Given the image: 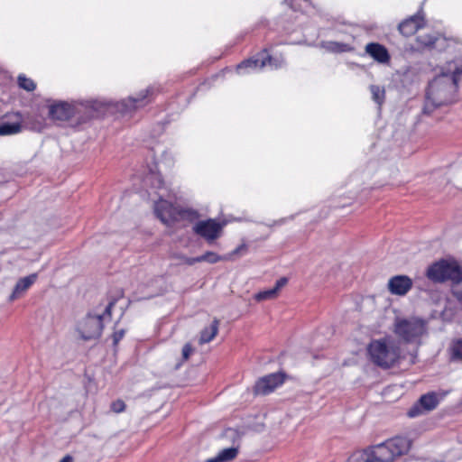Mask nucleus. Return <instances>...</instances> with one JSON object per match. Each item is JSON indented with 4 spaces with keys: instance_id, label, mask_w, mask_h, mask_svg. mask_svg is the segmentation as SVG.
<instances>
[{
    "instance_id": "nucleus-18",
    "label": "nucleus",
    "mask_w": 462,
    "mask_h": 462,
    "mask_svg": "<svg viewBox=\"0 0 462 462\" xmlns=\"http://www.w3.org/2000/svg\"><path fill=\"white\" fill-rule=\"evenodd\" d=\"M37 277V273H32L28 276L19 279L9 297V300L14 301L23 297L24 293L30 289V287L36 282Z\"/></svg>"
},
{
    "instance_id": "nucleus-11",
    "label": "nucleus",
    "mask_w": 462,
    "mask_h": 462,
    "mask_svg": "<svg viewBox=\"0 0 462 462\" xmlns=\"http://www.w3.org/2000/svg\"><path fill=\"white\" fill-rule=\"evenodd\" d=\"M284 382L282 373H273L259 378L254 386V393L257 395H267L273 392Z\"/></svg>"
},
{
    "instance_id": "nucleus-36",
    "label": "nucleus",
    "mask_w": 462,
    "mask_h": 462,
    "mask_svg": "<svg viewBox=\"0 0 462 462\" xmlns=\"http://www.w3.org/2000/svg\"><path fill=\"white\" fill-rule=\"evenodd\" d=\"M453 293H454V295L456 296V298H457L459 301H462V282H461V281H460V282H458V284L454 288Z\"/></svg>"
},
{
    "instance_id": "nucleus-26",
    "label": "nucleus",
    "mask_w": 462,
    "mask_h": 462,
    "mask_svg": "<svg viewBox=\"0 0 462 462\" xmlns=\"http://www.w3.org/2000/svg\"><path fill=\"white\" fill-rule=\"evenodd\" d=\"M17 81H18L19 88H21L28 92H32L36 88L35 82L32 79L27 78L23 74H20L18 76Z\"/></svg>"
},
{
    "instance_id": "nucleus-33",
    "label": "nucleus",
    "mask_w": 462,
    "mask_h": 462,
    "mask_svg": "<svg viewBox=\"0 0 462 462\" xmlns=\"http://www.w3.org/2000/svg\"><path fill=\"white\" fill-rule=\"evenodd\" d=\"M192 352H193V347L191 346V345L189 343L185 344L184 346L182 347V351H181L183 361L188 360L189 358L190 355L192 354Z\"/></svg>"
},
{
    "instance_id": "nucleus-31",
    "label": "nucleus",
    "mask_w": 462,
    "mask_h": 462,
    "mask_svg": "<svg viewBox=\"0 0 462 462\" xmlns=\"http://www.w3.org/2000/svg\"><path fill=\"white\" fill-rule=\"evenodd\" d=\"M110 409L116 413L123 412L125 410V403L122 400H116L111 403Z\"/></svg>"
},
{
    "instance_id": "nucleus-24",
    "label": "nucleus",
    "mask_w": 462,
    "mask_h": 462,
    "mask_svg": "<svg viewBox=\"0 0 462 462\" xmlns=\"http://www.w3.org/2000/svg\"><path fill=\"white\" fill-rule=\"evenodd\" d=\"M199 218V213L198 210L191 208L178 207L177 219L178 221H189L194 222Z\"/></svg>"
},
{
    "instance_id": "nucleus-25",
    "label": "nucleus",
    "mask_w": 462,
    "mask_h": 462,
    "mask_svg": "<svg viewBox=\"0 0 462 462\" xmlns=\"http://www.w3.org/2000/svg\"><path fill=\"white\" fill-rule=\"evenodd\" d=\"M370 92L372 94V99L381 106L385 99V90L384 88L380 87L378 85H371Z\"/></svg>"
},
{
    "instance_id": "nucleus-20",
    "label": "nucleus",
    "mask_w": 462,
    "mask_h": 462,
    "mask_svg": "<svg viewBox=\"0 0 462 462\" xmlns=\"http://www.w3.org/2000/svg\"><path fill=\"white\" fill-rule=\"evenodd\" d=\"M287 282L288 279L286 277H282L276 281L273 288L259 291L254 294V298L257 301L275 299L278 296L280 290L285 286Z\"/></svg>"
},
{
    "instance_id": "nucleus-21",
    "label": "nucleus",
    "mask_w": 462,
    "mask_h": 462,
    "mask_svg": "<svg viewBox=\"0 0 462 462\" xmlns=\"http://www.w3.org/2000/svg\"><path fill=\"white\" fill-rule=\"evenodd\" d=\"M238 448L231 447L222 449L218 454L205 462H229L236 457Z\"/></svg>"
},
{
    "instance_id": "nucleus-9",
    "label": "nucleus",
    "mask_w": 462,
    "mask_h": 462,
    "mask_svg": "<svg viewBox=\"0 0 462 462\" xmlns=\"http://www.w3.org/2000/svg\"><path fill=\"white\" fill-rule=\"evenodd\" d=\"M224 225L216 219L208 218L206 220H199L192 226V231L197 236L204 238L208 243L220 237L222 235Z\"/></svg>"
},
{
    "instance_id": "nucleus-12",
    "label": "nucleus",
    "mask_w": 462,
    "mask_h": 462,
    "mask_svg": "<svg viewBox=\"0 0 462 462\" xmlns=\"http://www.w3.org/2000/svg\"><path fill=\"white\" fill-rule=\"evenodd\" d=\"M154 213L156 217L166 226H172L177 219L178 207L171 202L160 199L154 204Z\"/></svg>"
},
{
    "instance_id": "nucleus-14",
    "label": "nucleus",
    "mask_w": 462,
    "mask_h": 462,
    "mask_svg": "<svg viewBox=\"0 0 462 462\" xmlns=\"http://www.w3.org/2000/svg\"><path fill=\"white\" fill-rule=\"evenodd\" d=\"M439 403L438 397L435 393H429L422 395L419 402L414 404L407 412L410 418H415L422 414L424 411H432Z\"/></svg>"
},
{
    "instance_id": "nucleus-8",
    "label": "nucleus",
    "mask_w": 462,
    "mask_h": 462,
    "mask_svg": "<svg viewBox=\"0 0 462 462\" xmlns=\"http://www.w3.org/2000/svg\"><path fill=\"white\" fill-rule=\"evenodd\" d=\"M416 40L421 48L435 49L439 51L456 53V55L462 54V42L453 38H447L439 34H420L417 36Z\"/></svg>"
},
{
    "instance_id": "nucleus-10",
    "label": "nucleus",
    "mask_w": 462,
    "mask_h": 462,
    "mask_svg": "<svg viewBox=\"0 0 462 462\" xmlns=\"http://www.w3.org/2000/svg\"><path fill=\"white\" fill-rule=\"evenodd\" d=\"M153 91L152 88H148L140 91L135 96L129 97L127 99L122 100L118 104V110L121 113H130L135 109L145 106L151 102V96Z\"/></svg>"
},
{
    "instance_id": "nucleus-15",
    "label": "nucleus",
    "mask_w": 462,
    "mask_h": 462,
    "mask_svg": "<svg viewBox=\"0 0 462 462\" xmlns=\"http://www.w3.org/2000/svg\"><path fill=\"white\" fill-rule=\"evenodd\" d=\"M23 118L20 113L6 115L0 121V135H14L22 131Z\"/></svg>"
},
{
    "instance_id": "nucleus-38",
    "label": "nucleus",
    "mask_w": 462,
    "mask_h": 462,
    "mask_svg": "<svg viewBox=\"0 0 462 462\" xmlns=\"http://www.w3.org/2000/svg\"><path fill=\"white\" fill-rule=\"evenodd\" d=\"M285 220H286L285 218H281L279 220L274 221L273 225H282L285 223Z\"/></svg>"
},
{
    "instance_id": "nucleus-13",
    "label": "nucleus",
    "mask_w": 462,
    "mask_h": 462,
    "mask_svg": "<svg viewBox=\"0 0 462 462\" xmlns=\"http://www.w3.org/2000/svg\"><path fill=\"white\" fill-rule=\"evenodd\" d=\"M79 106L68 102L60 101L49 106V116L53 120L66 121L74 116Z\"/></svg>"
},
{
    "instance_id": "nucleus-32",
    "label": "nucleus",
    "mask_w": 462,
    "mask_h": 462,
    "mask_svg": "<svg viewBox=\"0 0 462 462\" xmlns=\"http://www.w3.org/2000/svg\"><path fill=\"white\" fill-rule=\"evenodd\" d=\"M247 252V245L245 244H242L237 246L234 251H232L226 257V259H230L231 257L237 254H245Z\"/></svg>"
},
{
    "instance_id": "nucleus-4",
    "label": "nucleus",
    "mask_w": 462,
    "mask_h": 462,
    "mask_svg": "<svg viewBox=\"0 0 462 462\" xmlns=\"http://www.w3.org/2000/svg\"><path fill=\"white\" fill-rule=\"evenodd\" d=\"M393 332L406 343L420 344L421 337L427 333V322L419 317L396 318Z\"/></svg>"
},
{
    "instance_id": "nucleus-16",
    "label": "nucleus",
    "mask_w": 462,
    "mask_h": 462,
    "mask_svg": "<svg viewBox=\"0 0 462 462\" xmlns=\"http://www.w3.org/2000/svg\"><path fill=\"white\" fill-rule=\"evenodd\" d=\"M412 287V280L407 275H395L389 279L387 288L393 295L404 296Z\"/></svg>"
},
{
    "instance_id": "nucleus-34",
    "label": "nucleus",
    "mask_w": 462,
    "mask_h": 462,
    "mask_svg": "<svg viewBox=\"0 0 462 462\" xmlns=\"http://www.w3.org/2000/svg\"><path fill=\"white\" fill-rule=\"evenodd\" d=\"M125 330L124 328L116 330L113 333L112 337H113V343L115 346L117 345L119 343V341L125 337Z\"/></svg>"
},
{
    "instance_id": "nucleus-28",
    "label": "nucleus",
    "mask_w": 462,
    "mask_h": 462,
    "mask_svg": "<svg viewBox=\"0 0 462 462\" xmlns=\"http://www.w3.org/2000/svg\"><path fill=\"white\" fill-rule=\"evenodd\" d=\"M451 358L462 361V339L454 341L450 347Z\"/></svg>"
},
{
    "instance_id": "nucleus-1",
    "label": "nucleus",
    "mask_w": 462,
    "mask_h": 462,
    "mask_svg": "<svg viewBox=\"0 0 462 462\" xmlns=\"http://www.w3.org/2000/svg\"><path fill=\"white\" fill-rule=\"evenodd\" d=\"M461 80L462 54L448 60L440 68V73L429 83L423 113L430 115L435 108L452 103Z\"/></svg>"
},
{
    "instance_id": "nucleus-27",
    "label": "nucleus",
    "mask_w": 462,
    "mask_h": 462,
    "mask_svg": "<svg viewBox=\"0 0 462 462\" xmlns=\"http://www.w3.org/2000/svg\"><path fill=\"white\" fill-rule=\"evenodd\" d=\"M222 260H226V257L221 256L212 251H208L205 254L199 255V263L207 262L208 263H216Z\"/></svg>"
},
{
    "instance_id": "nucleus-35",
    "label": "nucleus",
    "mask_w": 462,
    "mask_h": 462,
    "mask_svg": "<svg viewBox=\"0 0 462 462\" xmlns=\"http://www.w3.org/2000/svg\"><path fill=\"white\" fill-rule=\"evenodd\" d=\"M182 262L187 265H193L197 263H199V256H197V257L183 256Z\"/></svg>"
},
{
    "instance_id": "nucleus-5",
    "label": "nucleus",
    "mask_w": 462,
    "mask_h": 462,
    "mask_svg": "<svg viewBox=\"0 0 462 462\" xmlns=\"http://www.w3.org/2000/svg\"><path fill=\"white\" fill-rule=\"evenodd\" d=\"M371 448L375 462H393L410 450L411 441L403 437H395L373 445Z\"/></svg>"
},
{
    "instance_id": "nucleus-19",
    "label": "nucleus",
    "mask_w": 462,
    "mask_h": 462,
    "mask_svg": "<svg viewBox=\"0 0 462 462\" xmlns=\"http://www.w3.org/2000/svg\"><path fill=\"white\" fill-rule=\"evenodd\" d=\"M365 52L378 63L386 64L391 59L387 49L377 42H370L366 44Z\"/></svg>"
},
{
    "instance_id": "nucleus-22",
    "label": "nucleus",
    "mask_w": 462,
    "mask_h": 462,
    "mask_svg": "<svg viewBox=\"0 0 462 462\" xmlns=\"http://www.w3.org/2000/svg\"><path fill=\"white\" fill-rule=\"evenodd\" d=\"M219 321L217 319H214L209 328H205L201 333L199 337V344L203 345L206 343H209L213 338L217 336L218 332Z\"/></svg>"
},
{
    "instance_id": "nucleus-2",
    "label": "nucleus",
    "mask_w": 462,
    "mask_h": 462,
    "mask_svg": "<svg viewBox=\"0 0 462 462\" xmlns=\"http://www.w3.org/2000/svg\"><path fill=\"white\" fill-rule=\"evenodd\" d=\"M367 353L370 360L383 369L395 366L402 358L400 343L390 337L372 340L367 346Z\"/></svg>"
},
{
    "instance_id": "nucleus-6",
    "label": "nucleus",
    "mask_w": 462,
    "mask_h": 462,
    "mask_svg": "<svg viewBox=\"0 0 462 462\" xmlns=\"http://www.w3.org/2000/svg\"><path fill=\"white\" fill-rule=\"evenodd\" d=\"M285 64L282 57H271L266 50L257 55L242 61L236 66V71L240 75H245L251 72L261 71L266 65H269L272 69L282 68Z\"/></svg>"
},
{
    "instance_id": "nucleus-7",
    "label": "nucleus",
    "mask_w": 462,
    "mask_h": 462,
    "mask_svg": "<svg viewBox=\"0 0 462 462\" xmlns=\"http://www.w3.org/2000/svg\"><path fill=\"white\" fill-rule=\"evenodd\" d=\"M427 277L435 282L451 281L458 283L462 279V272L456 262L440 260L428 268Z\"/></svg>"
},
{
    "instance_id": "nucleus-29",
    "label": "nucleus",
    "mask_w": 462,
    "mask_h": 462,
    "mask_svg": "<svg viewBox=\"0 0 462 462\" xmlns=\"http://www.w3.org/2000/svg\"><path fill=\"white\" fill-rule=\"evenodd\" d=\"M145 183H152L154 188L161 189L163 186V180L160 174L151 171L144 179Z\"/></svg>"
},
{
    "instance_id": "nucleus-23",
    "label": "nucleus",
    "mask_w": 462,
    "mask_h": 462,
    "mask_svg": "<svg viewBox=\"0 0 462 462\" xmlns=\"http://www.w3.org/2000/svg\"><path fill=\"white\" fill-rule=\"evenodd\" d=\"M346 462H375L371 446L365 449L355 451Z\"/></svg>"
},
{
    "instance_id": "nucleus-3",
    "label": "nucleus",
    "mask_w": 462,
    "mask_h": 462,
    "mask_svg": "<svg viewBox=\"0 0 462 462\" xmlns=\"http://www.w3.org/2000/svg\"><path fill=\"white\" fill-rule=\"evenodd\" d=\"M114 305L115 302L110 301L102 314L88 312L79 319L75 327V330L79 335V337L84 341L97 339L101 336L104 328L103 320L106 316L109 318L111 317V311Z\"/></svg>"
},
{
    "instance_id": "nucleus-30",
    "label": "nucleus",
    "mask_w": 462,
    "mask_h": 462,
    "mask_svg": "<svg viewBox=\"0 0 462 462\" xmlns=\"http://www.w3.org/2000/svg\"><path fill=\"white\" fill-rule=\"evenodd\" d=\"M323 47L332 52H344L347 51V45L336 42H328L323 43Z\"/></svg>"
},
{
    "instance_id": "nucleus-37",
    "label": "nucleus",
    "mask_w": 462,
    "mask_h": 462,
    "mask_svg": "<svg viewBox=\"0 0 462 462\" xmlns=\"http://www.w3.org/2000/svg\"><path fill=\"white\" fill-rule=\"evenodd\" d=\"M60 462H74L73 457L70 455H66L62 457V459Z\"/></svg>"
},
{
    "instance_id": "nucleus-17",
    "label": "nucleus",
    "mask_w": 462,
    "mask_h": 462,
    "mask_svg": "<svg viewBox=\"0 0 462 462\" xmlns=\"http://www.w3.org/2000/svg\"><path fill=\"white\" fill-rule=\"evenodd\" d=\"M424 26V18L417 14L404 20L399 24L400 32L408 37L414 34L419 29Z\"/></svg>"
}]
</instances>
